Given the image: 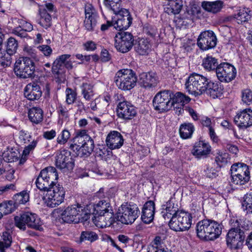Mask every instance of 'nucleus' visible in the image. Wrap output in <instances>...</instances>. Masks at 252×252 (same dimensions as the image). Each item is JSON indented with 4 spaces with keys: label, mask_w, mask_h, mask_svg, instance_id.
Returning <instances> with one entry per match:
<instances>
[{
    "label": "nucleus",
    "mask_w": 252,
    "mask_h": 252,
    "mask_svg": "<svg viewBox=\"0 0 252 252\" xmlns=\"http://www.w3.org/2000/svg\"><path fill=\"white\" fill-rule=\"evenodd\" d=\"M222 225L219 222L206 219L199 221L196 225L197 237L204 241H213L221 234Z\"/></svg>",
    "instance_id": "f257e3e1"
},
{
    "label": "nucleus",
    "mask_w": 252,
    "mask_h": 252,
    "mask_svg": "<svg viewBox=\"0 0 252 252\" xmlns=\"http://www.w3.org/2000/svg\"><path fill=\"white\" fill-rule=\"evenodd\" d=\"M72 140L73 143L69 145V148L75 152L79 157H89L94 149V141L87 134L86 130H81L77 132Z\"/></svg>",
    "instance_id": "f03ea898"
},
{
    "label": "nucleus",
    "mask_w": 252,
    "mask_h": 252,
    "mask_svg": "<svg viewBox=\"0 0 252 252\" xmlns=\"http://www.w3.org/2000/svg\"><path fill=\"white\" fill-rule=\"evenodd\" d=\"M231 185L236 188L247 184L250 180V171L247 164L236 163L231 167Z\"/></svg>",
    "instance_id": "7ed1b4c3"
},
{
    "label": "nucleus",
    "mask_w": 252,
    "mask_h": 252,
    "mask_svg": "<svg viewBox=\"0 0 252 252\" xmlns=\"http://www.w3.org/2000/svg\"><path fill=\"white\" fill-rule=\"evenodd\" d=\"M58 174L52 166L42 169L35 180L36 187L40 190L47 191L57 182Z\"/></svg>",
    "instance_id": "20e7f679"
},
{
    "label": "nucleus",
    "mask_w": 252,
    "mask_h": 252,
    "mask_svg": "<svg viewBox=\"0 0 252 252\" xmlns=\"http://www.w3.org/2000/svg\"><path fill=\"white\" fill-rule=\"evenodd\" d=\"M89 216L85 208L79 204L67 207L61 214L63 221L69 223L83 222L89 218Z\"/></svg>",
    "instance_id": "39448f33"
},
{
    "label": "nucleus",
    "mask_w": 252,
    "mask_h": 252,
    "mask_svg": "<svg viewBox=\"0 0 252 252\" xmlns=\"http://www.w3.org/2000/svg\"><path fill=\"white\" fill-rule=\"evenodd\" d=\"M137 78L134 71L129 69L119 70L114 77V82L119 89L130 90L136 85Z\"/></svg>",
    "instance_id": "423d86ee"
},
{
    "label": "nucleus",
    "mask_w": 252,
    "mask_h": 252,
    "mask_svg": "<svg viewBox=\"0 0 252 252\" xmlns=\"http://www.w3.org/2000/svg\"><path fill=\"white\" fill-rule=\"evenodd\" d=\"M15 224L19 229L25 230L26 226L40 230L42 223L38 216L31 212H25L14 217Z\"/></svg>",
    "instance_id": "0eeeda50"
},
{
    "label": "nucleus",
    "mask_w": 252,
    "mask_h": 252,
    "mask_svg": "<svg viewBox=\"0 0 252 252\" xmlns=\"http://www.w3.org/2000/svg\"><path fill=\"white\" fill-rule=\"evenodd\" d=\"M140 215V210L136 204L125 203L119 209L117 220L128 224L134 222Z\"/></svg>",
    "instance_id": "6e6552de"
},
{
    "label": "nucleus",
    "mask_w": 252,
    "mask_h": 252,
    "mask_svg": "<svg viewBox=\"0 0 252 252\" xmlns=\"http://www.w3.org/2000/svg\"><path fill=\"white\" fill-rule=\"evenodd\" d=\"M35 64L29 57L19 58L15 62L14 70L15 74L21 78L34 77Z\"/></svg>",
    "instance_id": "1a4fd4ad"
},
{
    "label": "nucleus",
    "mask_w": 252,
    "mask_h": 252,
    "mask_svg": "<svg viewBox=\"0 0 252 252\" xmlns=\"http://www.w3.org/2000/svg\"><path fill=\"white\" fill-rule=\"evenodd\" d=\"M172 91L164 90L158 93L154 96L153 103L154 108L159 112H167L172 108Z\"/></svg>",
    "instance_id": "9d476101"
},
{
    "label": "nucleus",
    "mask_w": 252,
    "mask_h": 252,
    "mask_svg": "<svg viewBox=\"0 0 252 252\" xmlns=\"http://www.w3.org/2000/svg\"><path fill=\"white\" fill-rule=\"evenodd\" d=\"M45 198V203L51 208H54L62 203L64 200L65 191L63 188L57 182L49 190Z\"/></svg>",
    "instance_id": "9b49d317"
},
{
    "label": "nucleus",
    "mask_w": 252,
    "mask_h": 252,
    "mask_svg": "<svg viewBox=\"0 0 252 252\" xmlns=\"http://www.w3.org/2000/svg\"><path fill=\"white\" fill-rule=\"evenodd\" d=\"M56 165L58 168L63 173L70 172L74 166V161L71 152L63 149L58 152L56 155Z\"/></svg>",
    "instance_id": "f8f14e48"
},
{
    "label": "nucleus",
    "mask_w": 252,
    "mask_h": 252,
    "mask_svg": "<svg viewBox=\"0 0 252 252\" xmlns=\"http://www.w3.org/2000/svg\"><path fill=\"white\" fill-rule=\"evenodd\" d=\"M115 40V47L117 50L125 53L128 52L132 48L133 45L134 37L131 33L123 32L116 34Z\"/></svg>",
    "instance_id": "ddd939ff"
},
{
    "label": "nucleus",
    "mask_w": 252,
    "mask_h": 252,
    "mask_svg": "<svg viewBox=\"0 0 252 252\" xmlns=\"http://www.w3.org/2000/svg\"><path fill=\"white\" fill-rule=\"evenodd\" d=\"M208 79L199 74L190 75V94L197 96L206 90Z\"/></svg>",
    "instance_id": "4468645a"
},
{
    "label": "nucleus",
    "mask_w": 252,
    "mask_h": 252,
    "mask_svg": "<svg viewBox=\"0 0 252 252\" xmlns=\"http://www.w3.org/2000/svg\"><path fill=\"white\" fill-rule=\"evenodd\" d=\"M216 72L218 79L223 82L228 83L231 81L236 75L235 67L227 63L220 64L216 68Z\"/></svg>",
    "instance_id": "2eb2a0df"
},
{
    "label": "nucleus",
    "mask_w": 252,
    "mask_h": 252,
    "mask_svg": "<svg viewBox=\"0 0 252 252\" xmlns=\"http://www.w3.org/2000/svg\"><path fill=\"white\" fill-rule=\"evenodd\" d=\"M118 117L124 120H130L137 115L136 108L129 101L124 100L118 103L117 106Z\"/></svg>",
    "instance_id": "dca6fc26"
},
{
    "label": "nucleus",
    "mask_w": 252,
    "mask_h": 252,
    "mask_svg": "<svg viewBox=\"0 0 252 252\" xmlns=\"http://www.w3.org/2000/svg\"><path fill=\"white\" fill-rule=\"evenodd\" d=\"M85 18L84 26L86 30L92 32L96 30L99 20V16L95 9L91 5L85 8Z\"/></svg>",
    "instance_id": "f3484780"
},
{
    "label": "nucleus",
    "mask_w": 252,
    "mask_h": 252,
    "mask_svg": "<svg viewBox=\"0 0 252 252\" xmlns=\"http://www.w3.org/2000/svg\"><path fill=\"white\" fill-rule=\"evenodd\" d=\"M172 107H173L174 110L178 115L183 113L184 110L189 112V108L185 106L189 102V97L180 92H177L174 93L172 91Z\"/></svg>",
    "instance_id": "a211bd4d"
},
{
    "label": "nucleus",
    "mask_w": 252,
    "mask_h": 252,
    "mask_svg": "<svg viewBox=\"0 0 252 252\" xmlns=\"http://www.w3.org/2000/svg\"><path fill=\"white\" fill-rule=\"evenodd\" d=\"M217 38L211 31L202 32L197 39V45L203 50H207L216 46Z\"/></svg>",
    "instance_id": "6ab92c4d"
},
{
    "label": "nucleus",
    "mask_w": 252,
    "mask_h": 252,
    "mask_svg": "<svg viewBox=\"0 0 252 252\" xmlns=\"http://www.w3.org/2000/svg\"><path fill=\"white\" fill-rule=\"evenodd\" d=\"M117 20L113 21L114 27L118 31L127 29L131 24L132 18L126 9H121L117 12Z\"/></svg>",
    "instance_id": "aec40b11"
},
{
    "label": "nucleus",
    "mask_w": 252,
    "mask_h": 252,
    "mask_svg": "<svg viewBox=\"0 0 252 252\" xmlns=\"http://www.w3.org/2000/svg\"><path fill=\"white\" fill-rule=\"evenodd\" d=\"M159 82L158 77L155 72H143L139 74L138 83L145 89L150 90L155 88Z\"/></svg>",
    "instance_id": "412c9836"
},
{
    "label": "nucleus",
    "mask_w": 252,
    "mask_h": 252,
    "mask_svg": "<svg viewBox=\"0 0 252 252\" xmlns=\"http://www.w3.org/2000/svg\"><path fill=\"white\" fill-rule=\"evenodd\" d=\"M179 208V202L175 198L171 197L169 200L161 206V214L165 220H168L173 216L179 214L181 211Z\"/></svg>",
    "instance_id": "4be33fe9"
},
{
    "label": "nucleus",
    "mask_w": 252,
    "mask_h": 252,
    "mask_svg": "<svg viewBox=\"0 0 252 252\" xmlns=\"http://www.w3.org/2000/svg\"><path fill=\"white\" fill-rule=\"evenodd\" d=\"M243 240L242 232L240 229L232 228L229 230L226 235V241L227 246L231 249L236 250L242 245Z\"/></svg>",
    "instance_id": "5701e85b"
},
{
    "label": "nucleus",
    "mask_w": 252,
    "mask_h": 252,
    "mask_svg": "<svg viewBox=\"0 0 252 252\" xmlns=\"http://www.w3.org/2000/svg\"><path fill=\"white\" fill-rule=\"evenodd\" d=\"M234 122L240 127L252 126V110L247 108L239 112L234 118Z\"/></svg>",
    "instance_id": "b1692460"
},
{
    "label": "nucleus",
    "mask_w": 252,
    "mask_h": 252,
    "mask_svg": "<svg viewBox=\"0 0 252 252\" xmlns=\"http://www.w3.org/2000/svg\"><path fill=\"white\" fill-rule=\"evenodd\" d=\"M124 138L122 134L117 131H112L107 135L106 144L111 150L120 149L124 144Z\"/></svg>",
    "instance_id": "393cba45"
},
{
    "label": "nucleus",
    "mask_w": 252,
    "mask_h": 252,
    "mask_svg": "<svg viewBox=\"0 0 252 252\" xmlns=\"http://www.w3.org/2000/svg\"><path fill=\"white\" fill-rule=\"evenodd\" d=\"M211 149V146L209 143L200 141L194 144L192 153L198 158H205L210 154Z\"/></svg>",
    "instance_id": "a878e982"
},
{
    "label": "nucleus",
    "mask_w": 252,
    "mask_h": 252,
    "mask_svg": "<svg viewBox=\"0 0 252 252\" xmlns=\"http://www.w3.org/2000/svg\"><path fill=\"white\" fill-rule=\"evenodd\" d=\"M41 94L40 86L35 82L28 84L24 89V95L29 100H38L41 96Z\"/></svg>",
    "instance_id": "bb28decb"
},
{
    "label": "nucleus",
    "mask_w": 252,
    "mask_h": 252,
    "mask_svg": "<svg viewBox=\"0 0 252 252\" xmlns=\"http://www.w3.org/2000/svg\"><path fill=\"white\" fill-rule=\"evenodd\" d=\"M155 212V204L153 201L146 202L142 211V220L147 224L151 223L154 219Z\"/></svg>",
    "instance_id": "cd10ccee"
},
{
    "label": "nucleus",
    "mask_w": 252,
    "mask_h": 252,
    "mask_svg": "<svg viewBox=\"0 0 252 252\" xmlns=\"http://www.w3.org/2000/svg\"><path fill=\"white\" fill-rule=\"evenodd\" d=\"M28 118L33 124H39L43 120V111L39 107H32L29 110Z\"/></svg>",
    "instance_id": "c85d7f7f"
},
{
    "label": "nucleus",
    "mask_w": 252,
    "mask_h": 252,
    "mask_svg": "<svg viewBox=\"0 0 252 252\" xmlns=\"http://www.w3.org/2000/svg\"><path fill=\"white\" fill-rule=\"evenodd\" d=\"M164 7V12L168 15L179 14L183 7L182 0H169Z\"/></svg>",
    "instance_id": "c756f323"
},
{
    "label": "nucleus",
    "mask_w": 252,
    "mask_h": 252,
    "mask_svg": "<svg viewBox=\"0 0 252 252\" xmlns=\"http://www.w3.org/2000/svg\"><path fill=\"white\" fill-rule=\"evenodd\" d=\"M251 10L247 7H240L234 14V18L238 24L247 22L251 18Z\"/></svg>",
    "instance_id": "7c9ffc66"
},
{
    "label": "nucleus",
    "mask_w": 252,
    "mask_h": 252,
    "mask_svg": "<svg viewBox=\"0 0 252 252\" xmlns=\"http://www.w3.org/2000/svg\"><path fill=\"white\" fill-rule=\"evenodd\" d=\"M207 94L213 98L219 97L222 94V89L220 83L208 82L206 86Z\"/></svg>",
    "instance_id": "2f4dec72"
},
{
    "label": "nucleus",
    "mask_w": 252,
    "mask_h": 252,
    "mask_svg": "<svg viewBox=\"0 0 252 252\" xmlns=\"http://www.w3.org/2000/svg\"><path fill=\"white\" fill-rule=\"evenodd\" d=\"M39 16L37 23L42 28L48 29L52 26V17L46 9H39Z\"/></svg>",
    "instance_id": "473e14b6"
},
{
    "label": "nucleus",
    "mask_w": 252,
    "mask_h": 252,
    "mask_svg": "<svg viewBox=\"0 0 252 252\" xmlns=\"http://www.w3.org/2000/svg\"><path fill=\"white\" fill-rule=\"evenodd\" d=\"M223 2L221 0L215 1H204L202 2L203 8L208 12L216 13L220 12L223 6Z\"/></svg>",
    "instance_id": "72a5a7b5"
},
{
    "label": "nucleus",
    "mask_w": 252,
    "mask_h": 252,
    "mask_svg": "<svg viewBox=\"0 0 252 252\" xmlns=\"http://www.w3.org/2000/svg\"><path fill=\"white\" fill-rule=\"evenodd\" d=\"M202 65L207 71L216 70L219 65L218 60L212 56L208 55L203 59Z\"/></svg>",
    "instance_id": "f704fd0d"
},
{
    "label": "nucleus",
    "mask_w": 252,
    "mask_h": 252,
    "mask_svg": "<svg viewBox=\"0 0 252 252\" xmlns=\"http://www.w3.org/2000/svg\"><path fill=\"white\" fill-rule=\"evenodd\" d=\"M113 210L108 199L102 200L94 205V210L95 214H101L104 212L112 211Z\"/></svg>",
    "instance_id": "c9c22d12"
},
{
    "label": "nucleus",
    "mask_w": 252,
    "mask_h": 252,
    "mask_svg": "<svg viewBox=\"0 0 252 252\" xmlns=\"http://www.w3.org/2000/svg\"><path fill=\"white\" fill-rule=\"evenodd\" d=\"M52 69L56 81L58 83H63L66 79V70L64 68L53 65Z\"/></svg>",
    "instance_id": "e433bc0d"
},
{
    "label": "nucleus",
    "mask_w": 252,
    "mask_h": 252,
    "mask_svg": "<svg viewBox=\"0 0 252 252\" xmlns=\"http://www.w3.org/2000/svg\"><path fill=\"white\" fill-rule=\"evenodd\" d=\"M12 243V236L9 232L4 231L0 240V252H6Z\"/></svg>",
    "instance_id": "4c0bfd02"
},
{
    "label": "nucleus",
    "mask_w": 252,
    "mask_h": 252,
    "mask_svg": "<svg viewBox=\"0 0 252 252\" xmlns=\"http://www.w3.org/2000/svg\"><path fill=\"white\" fill-rule=\"evenodd\" d=\"M38 141L39 140L37 139L33 140L30 144L25 147L23 151L22 157L19 161L20 164H23L26 161L27 156L33 151Z\"/></svg>",
    "instance_id": "58836bf2"
},
{
    "label": "nucleus",
    "mask_w": 252,
    "mask_h": 252,
    "mask_svg": "<svg viewBox=\"0 0 252 252\" xmlns=\"http://www.w3.org/2000/svg\"><path fill=\"white\" fill-rule=\"evenodd\" d=\"M29 200V195L27 191L24 190L16 194L13 197L15 207L17 208L20 204H24Z\"/></svg>",
    "instance_id": "ea45409f"
},
{
    "label": "nucleus",
    "mask_w": 252,
    "mask_h": 252,
    "mask_svg": "<svg viewBox=\"0 0 252 252\" xmlns=\"http://www.w3.org/2000/svg\"><path fill=\"white\" fill-rule=\"evenodd\" d=\"M70 137V132L67 128H65L58 133L56 138V143L60 145H64L67 143Z\"/></svg>",
    "instance_id": "a19ab883"
},
{
    "label": "nucleus",
    "mask_w": 252,
    "mask_h": 252,
    "mask_svg": "<svg viewBox=\"0 0 252 252\" xmlns=\"http://www.w3.org/2000/svg\"><path fill=\"white\" fill-rule=\"evenodd\" d=\"M98 239L97 234L89 230L83 231L81 232L80 236V242L88 241L91 242H94Z\"/></svg>",
    "instance_id": "79ce46f5"
},
{
    "label": "nucleus",
    "mask_w": 252,
    "mask_h": 252,
    "mask_svg": "<svg viewBox=\"0 0 252 252\" xmlns=\"http://www.w3.org/2000/svg\"><path fill=\"white\" fill-rule=\"evenodd\" d=\"M149 42L145 39H141L138 41V44L135 47L136 51L141 55H145L148 53L150 49Z\"/></svg>",
    "instance_id": "37998d69"
},
{
    "label": "nucleus",
    "mask_w": 252,
    "mask_h": 252,
    "mask_svg": "<svg viewBox=\"0 0 252 252\" xmlns=\"http://www.w3.org/2000/svg\"><path fill=\"white\" fill-rule=\"evenodd\" d=\"M230 159L229 154L227 153L219 151L215 157V161L220 167L225 165Z\"/></svg>",
    "instance_id": "c03bdc74"
},
{
    "label": "nucleus",
    "mask_w": 252,
    "mask_h": 252,
    "mask_svg": "<svg viewBox=\"0 0 252 252\" xmlns=\"http://www.w3.org/2000/svg\"><path fill=\"white\" fill-rule=\"evenodd\" d=\"M242 205L247 213H252V191L244 195Z\"/></svg>",
    "instance_id": "a18cd8bd"
},
{
    "label": "nucleus",
    "mask_w": 252,
    "mask_h": 252,
    "mask_svg": "<svg viewBox=\"0 0 252 252\" xmlns=\"http://www.w3.org/2000/svg\"><path fill=\"white\" fill-rule=\"evenodd\" d=\"M36 139L32 138V133L29 132V131L25 130H21L19 132V142L21 144H30L32 140H35Z\"/></svg>",
    "instance_id": "49530a36"
},
{
    "label": "nucleus",
    "mask_w": 252,
    "mask_h": 252,
    "mask_svg": "<svg viewBox=\"0 0 252 252\" xmlns=\"http://www.w3.org/2000/svg\"><path fill=\"white\" fill-rule=\"evenodd\" d=\"M82 94L83 97L88 101L91 100L94 95L93 86L90 84L83 83L81 86Z\"/></svg>",
    "instance_id": "de8ad7c7"
},
{
    "label": "nucleus",
    "mask_w": 252,
    "mask_h": 252,
    "mask_svg": "<svg viewBox=\"0 0 252 252\" xmlns=\"http://www.w3.org/2000/svg\"><path fill=\"white\" fill-rule=\"evenodd\" d=\"M16 207L12 200L4 201L0 203V210L4 215L9 214L13 212Z\"/></svg>",
    "instance_id": "09e8293b"
},
{
    "label": "nucleus",
    "mask_w": 252,
    "mask_h": 252,
    "mask_svg": "<svg viewBox=\"0 0 252 252\" xmlns=\"http://www.w3.org/2000/svg\"><path fill=\"white\" fill-rule=\"evenodd\" d=\"M169 219V226L171 229L176 231H184V230H182L181 222L179 220L178 214L171 217Z\"/></svg>",
    "instance_id": "8fccbe9b"
},
{
    "label": "nucleus",
    "mask_w": 252,
    "mask_h": 252,
    "mask_svg": "<svg viewBox=\"0 0 252 252\" xmlns=\"http://www.w3.org/2000/svg\"><path fill=\"white\" fill-rule=\"evenodd\" d=\"M66 100L65 102L67 104H72L77 100V93L70 88H67L65 90Z\"/></svg>",
    "instance_id": "3c124183"
},
{
    "label": "nucleus",
    "mask_w": 252,
    "mask_h": 252,
    "mask_svg": "<svg viewBox=\"0 0 252 252\" xmlns=\"http://www.w3.org/2000/svg\"><path fill=\"white\" fill-rule=\"evenodd\" d=\"M121 0H104L105 5L109 9L112 10L114 13H117L121 10Z\"/></svg>",
    "instance_id": "603ef678"
},
{
    "label": "nucleus",
    "mask_w": 252,
    "mask_h": 252,
    "mask_svg": "<svg viewBox=\"0 0 252 252\" xmlns=\"http://www.w3.org/2000/svg\"><path fill=\"white\" fill-rule=\"evenodd\" d=\"M178 215L179 220L181 222L182 230L184 231L188 230L189 228V214L181 210Z\"/></svg>",
    "instance_id": "864d4df0"
},
{
    "label": "nucleus",
    "mask_w": 252,
    "mask_h": 252,
    "mask_svg": "<svg viewBox=\"0 0 252 252\" xmlns=\"http://www.w3.org/2000/svg\"><path fill=\"white\" fill-rule=\"evenodd\" d=\"M18 44L17 40L13 37L8 38L6 45V52L13 55L16 52Z\"/></svg>",
    "instance_id": "5fc2aeb1"
},
{
    "label": "nucleus",
    "mask_w": 252,
    "mask_h": 252,
    "mask_svg": "<svg viewBox=\"0 0 252 252\" xmlns=\"http://www.w3.org/2000/svg\"><path fill=\"white\" fill-rule=\"evenodd\" d=\"M214 163L208 164L204 169L205 175L209 178H215L218 175V171L215 169Z\"/></svg>",
    "instance_id": "6e6d98bb"
},
{
    "label": "nucleus",
    "mask_w": 252,
    "mask_h": 252,
    "mask_svg": "<svg viewBox=\"0 0 252 252\" xmlns=\"http://www.w3.org/2000/svg\"><path fill=\"white\" fill-rule=\"evenodd\" d=\"M242 101L244 104L250 105L252 104V91L250 89L242 91L241 94Z\"/></svg>",
    "instance_id": "4d7b16f0"
},
{
    "label": "nucleus",
    "mask_w": 252,
    "mask_h": 252,
    "mask_svg": "<svg viewBox=\"0 0 252 252\" xmlns=\"http://www.w3.org/2000/svg\"><path fill=\"white\" fill-rule=\"evenodd\" d=\"M57 111L59 116L64 121H68L69 119L70 114L68 109L66 106L59 104L57 107Z\"/></svg>",
    "instance_id": "13d9d810"
},
{
    "label": "nucleus",
    "mask_w": 252,
    "mask_h": 252,
    "mask_svg": "<svg viewBox=\"0 0 252 252\" xmlns=\"http://www.w3.org/2000/svg\"><path fill=\"white\" fill-rule=\"evenodd\" d=\"M143 32L147 35L151 37H154L158 34V30L157 28L154 26L149 24H146L143 28Z\"/></svg>",
    "instance_id": "bf43d9fd"
},
{
    "label": "nucleus",
    "mask_w": 252,
    "mask_h": 252,
    "mask_svg": "<svg viewBox=\"0 0 252 252\" xmlns=\"http://www.w3.org/2000/svg\"><path fill=\"white\" fill-rule=\"evenodd\" d=\"M70 56L69 54L61 55L55 60L53 65L64 68V64Z\"/></svg>",
    "instance_id": "052dcab7"
},
{
    "label": "nucleus",
    "mask_w": 252,
    "mask_h": 252,
    "mask_svg": "<svg viewBox=\"0 0 252 252\" xmlns=\"http://www.w3.org/2000/svg\"><path fill=\"white\" fill-rule=\"evenodd\" d=\"M97 216H94L93 220L95 223V224L100 228H104L106 227H109V225H107L106 223V219L104 218V215L103 216L102 214H97Z\"/></svg>",
    "instance_id": "680f3d73"
},
{
    "label": "nucleus",
    "mask_w": 252,
    "mask_h": 252,
    "mask_svg": "<svg viewBox=\"0 0 252 252\" xmlns=\"http://www.w3.org/2000/svg\"><path fill=\"white\" fill-rule=\"evenodd\" d=\"M179 133L182 138L188 139L189 138V124H182L180 127Z\"/></svg>",
    "instance_id": "e2e57ef3"
},
{
    "label": "nucleus",
    "mask_w": 252,
    "mask_h": 252,
    "mask_svg": "<svg viewBox=\"0 0 252 252\" xmlns=\"http://www.w3.org/2000/svg\"><path fill=\"white\" fill-rule=\"evenodd\" d=\"M101 214L103 216L104 215V218L106 219V224L109 225V226L114 223V222L116 221V219L117 220V217L116 218L114 217V214L113 210H112V211H109L107 212H104V213Z\"/></svg>",
    "instance_id": "0e129e2a"
},
{
    "label": "nucleus",
    "mask_w": 252,
    "mask_h": 252,
    "mask_svg": "<svg viewBox=\"0 0 252 252\" xmlns=\"http://www.w3.org/2000/svg\"><path fill=\"white\" fill-rule=\"evenodd\" d=\"M191 14L193 16L192 19L195 18H200L201 16V7L199 4L194 3L192 5L191 7Z\"/></svg>",
    "instance_id": "69168bd1"
},
{
    "label": "nucleus",
    "mask_w": 252,
    "mask_h": 252,
    "mask_svg": "<svg viewBox=\"0 0 252 252\" xmlns=\"http://www.w3.org/2000/svg\"><path fill=\"white\" fill-rule=\"evenodd\" d=\"M17 22L19 24V27H21L26 33L33 30V26L30 23L19 19H18Z\"/></svg>",
    "instance_id": "338daca9"
},
{
    "label": "nucleus",
    "mask_w": 252,
    "mask_h": 252,
    "mask_svg": "<svg viewBox=\"0 0 252 252\" xmlns=\"http://www.w3.org/2000/svg\"><path fill=\"white\" fill-rule=\"evenodd\" d=\"M37 49L46 57L50 56L52 53V48L47 45H40L37 47Z\"/></svg>",
    "instance_id": "774afa93"
}]
</instances>
